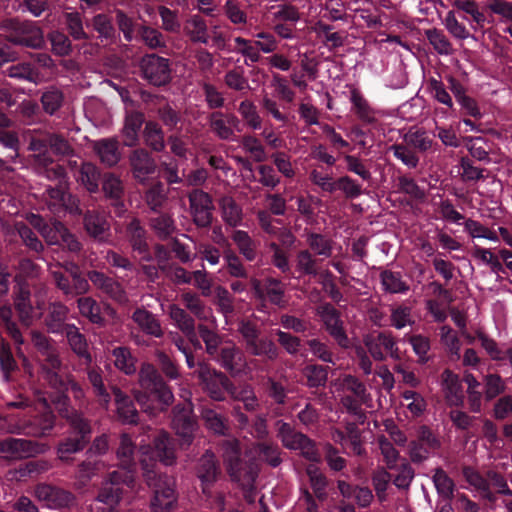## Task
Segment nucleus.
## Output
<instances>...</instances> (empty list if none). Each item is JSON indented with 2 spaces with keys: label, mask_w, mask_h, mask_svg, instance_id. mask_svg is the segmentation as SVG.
<instances>
[{
  "label": "nucleus",
  "mask_w": 512,
  "mask_h": 512,
  "mask_svg": "<svg viewBox=\"0 0 512 512\" xmlns=\"http://www.w3.org/2000/svg\"><path fill=\"white\" fill-rule=\"evenodd\" d=\"M185 33L193 43L208 44V26L206 20L199 15L190 16L185 25Z\"/></svg>",
  "instance_id": "c03bdc74"
},
{
  "label": "nucleus",
  "mask_w": 512,
  "mask_h": 512,
  "mask_svg": "<svg viewBox=\"0 0 512 512\" xmlns=\"http://www.w3.org/2000/svg\"><path fill=\"white\" fill-rule=\"evenodd\" d=\"M169 316L177 326L187 337L192 338L196 336L195 333V321L186 310L180 308L176 304H172L169 307Z\"/></svg>",
  "instance_id": "3c124183"
},
{
  "label": "nucleus",
  "mask_w": 512,
  "mask_h": 512,
  "mask_svg": "<svg viewBox=\"0 0 512 512\" xmlns=\"http://www.w3.org/2000/svg\"><path fill=\"white\" fill-rule=\"evenodd\" d=\"M220 209L223 221L232 227L238 226L242 221V209L230 196H224L220 200Z\"/></svg>",
  "instance_id": "13d9d810"
},
{
  "label": "nucleus",
  "mask_w": 512,
  "mask_h": 512,
  "mask_svg": "<svg viewBox=\"0 0 512 512\" xmlns=\"http://www.w3.org/2000/svg\"><path fill=\"white\" fill-rule=\"evenodd\" d=\"M211 132L220 140L230 141L235 137L234 130L240 131V120L234 113L213 111L208 116Z\"/></svg>",
  "instance_id": "aec40b11"
},
{
  "label": "nucleus",
  "mask_w": 512,
  "mask_h": 512,
  "mask_svg": "<svg viewBox=\"0 0 512 512\" xmlns=\"http://www.w3.org/2000/svg\"><path fill=\"white\" fill-rule=\"evenodd\" d=\"M201 417L206 428L214 434L221 436L230 435V426L227 418L214 409L204 407L201 411Z\"/></svg>",
  "instance_id": "a19ab883"
},
{
  "label": "nucleus",
  "mask_w": 512,
  "mask_h": 512,
  "mask_svg": "<svg viewBox=\"0 0 512 512\" xmlns=\"http://www.w3.org/2000/svg\"><path fill=\"white\" fill-rule=\"evenodd\" d=\"M453 7L458 13H463L462 18L467 19L469 15L471 22L479 27H483L486 22V16L480 9V4L475 0H454Z\"/></svg>",
  "instance_id": "8fccbe9b"
},
{
  "label": "nucleus",
  "mask_w": 512,
  "mask_h": 512,
  "mask_svg": "<svg viewBox=\"0 0 512 512\" xmlns=\"http://www.w3.org/2000/svg\"><path fill=\"white\" fill-rule=\"evenodd\" d=\"M56 417L50 409L33 416L23 427L14 426L8 430L12 434H24L33 437L47 435L55 426Z\"/></svg>",
  "instance_id": "5701e85b"
},
{
  "label": "nucleus",
  "mask_w": 512,
  "mask_h": 512,
  "mask_svg": "<svg viewBox=\"0 0 512 512\" xmlns=\"http://www.w3.org/2000/svg\"><path fill=\"white\" fill-rule=\"evenodd\" d=\"M394 157L402 162L409 169H416L420 162L419 154L412 148L408 147L403 141L393 144L390 147Z\"/></svg>",
  "instance_id": "69168bd1"
},
{
  "label": "nucleus",
  "mask_w": 512,
  "mask_h": 512,
  "mask_svg": "<svg viewBox=\"0 0 512 512\" xmlns=\"http://www.w3.org/2000/svg\"><path fill=\"white\" fill-rule=\"evenodd\" d=\"M246 351L258 357H264L274 361L279 356V349L276 344L267 337H260V330L257 325L248 320H242L238 325Z\"/></svg>",
  "instance_id": "6e6552de"
},
{
  "label": "nucleus",
  "mask_w": 512,
  "mask_h": 512,
  "mask_svg": "<svg viewBox=\"0 0 512 512\" xmlns=\"http://www.w3.org/2000/svg\"><path fill=\"white\" fill-rule=\"evenodd\" d=\"M194 472L200 483L202 493L207 497H210L215 484L223 476L220 461L215 453L211 450H206L196 460Z\"/></svg>",
  "instance_id": "9b49d317"
},
{
  "label": "nucleus",
  "mask_w": 512,
  "mask_h": 512,
  "mask_svg": "<svg viewBox=\"0 0 512 512\" xmlns=\"http://www.w3.org/2000/svg\"><path fill=\"white\" fill-rule=\"evenodd\" d=\"M131 319L145 335L154 338L163 337L164 331L160 320L154 313L147 310L145 307L136 308L132 313Z\"/></svg>",
  "instance_id": "473e14b6"
},
{
  "label": "nucleus",
  "mask_w": 512,
  "mask_h": 512,
  "mask_svg": "<svg viewBox=\"0 0 512 512\" xmlns=\"http://www.w3.org/2000/svg\"><path fill=\"white\" fill-rule=\"evenodd\" d=\"M135 445L128 434H122L120 444L116 451L119 460V468L116 471L130 472L133 480H136L137 463L134 459Z\"/></svg>",
  "instance_id": "72a5a7b5"
},
{
  "label": "nucleus",
  "mask_w": 512,
  "mask_h": 512,
  "mask_svg": "<svg viewBox=\"0 0 512 512\" xmlns=\"http://www.w3.org/2000/svg\"><path fill=\"white\" fill-rule=\"evenodd\" d=\"M306 474L309 478L312 495L316 496L320 502H325L329 497L327 490L329 485L328 478L313 464L306 468Z\"/></svg>",
  "instance_id": "37998d69"
},
{
  "label": "nucleus",
  "mask_w": 512,
  "mask_h": 512,
  "mask_svg": "<svg viewBox=\"0 0 512 512\" xmlns=\"http://www.w3.org/2000/svg\"><path fill=\"white\" fill-rule=\"evenodd\" d=\"M2 29L12 44L33 49L41 48L44 44L43 31L35 22L9 18L2 22Z\"/></svg>",
  "instance_id": "423d86ee"
},
{
  "label": "nucleus",
  "mask_w": 512,
  "mask_h": 512,
  "mask_svg": "<svg viewBox=\"0 0 512 512\" xmlns=\"http://www.w3.org/2000/svg\"><path fill=\"white\" fill-rule=\"evenodd\" d=\"M90 193H95L99 189L100 171L96 165L91 162H82L79 167V174L76 176Z\"/></svg>",
  "instance_id": "09e8293b"
},
{
  "label": "nucleus",
  "mask_w": 512,
  "mask_h": 512,
  "mask_svg": "<svg viewBox=\"0 0 512 512\" xmlns=\"http://www.w3.org/2000/svg\"><path fill=\"white\" fill-rule=\"evenodd\" d=\"M145 144L154 152H163L166 144L164 139V131L159 123L148 121L143 131Z\"/></svg>",
  "instance_id": "49530a36"
},
{
  "label": "nucleus",
  "mask_w": 512,
  "mask_h": 512,
  "mask_svg": "<svg viewBox=\"0 0 512 512\" xmlns=\"http://www.w3.org/2000/svg\"><path fill=\"white\" fill-rule=\"evenodd\" d=\"M93 29L99 34L101 42H113L116 37V29L113 26L111 18L104 13L95 15L92 18Z\"/></svg>",
  "instance_id": "e2e57ef3"
},
{
  "label": "nucleus",
  "mask_w": 512,
  "mask_h": 512,
  "mask_svg": "<svg viewBox=\"0 0 512 512\" xmlns=\"http://www.w3.org/2000/svg\"><path fill=\"white\" fill-rule=\"evenodd\" d=\"M432 481L442 501H451L453 499L455 483L443 468L437 467L434 469Z\"/></svg>",
  "instance_id": "864d4df0"
},
{
  "label": "nucleus",
  "mask_w": 512,
  "mask_h": 512,
  "mask_svg": "<svg viewBox=\"0 0 512 512\" xmlns=\"http://www.w3.org/2000/svg\"><path fill=\"white\" fill-rule=\"evenodd\" d=\"M77 307L81 316L100 328L105 327L107 324L105 313L114 312V309L109 304L100 303L91 296L78 298Z\"/></svg>",
  "instance_id": "cd10ccee"
},
{
  "label": "nucleus",
  "mask_w": 512,
  "mask_h": 512,
  "mask_svg": "<svg viewBox=\"0 0 512 512\" xmlns=\"http://www.w3.org/2000/svg\"><path fill=\"white\" fill-rule=\"evenodd\" d=\"M92 148L99 157L101 163L107 167L117 165L121 159L119 143L114 138L96 140L94 141Z\"/></svg>",
  "instance_id": "c9c22d12"
},
{
  "label": "nucleus",
  "mask_w": 512,
  "mask_h": 512,
  "mask_svg": "<svg viewBox=\"0 0 512 512\" xmlns=\"http://www.w3.org/2000/svg\"><path fill=\"white\" fill-rule=\"evenodd\" d=\"M68 312V307L61 302L51 303L45 317L47 330L53 334H64V332L68 330L67 327H71L72 325L66 323Z\"/></svg>",
  "instance_id": "f704fd0d"
},
{
  "label": "nucleus",
  "mask_w": 512,
  "mask_h": 512,
  "mask_svg": "<svg viewBox=\"0 0 512 512\" xmlns=\"http://www.w3.org/2000/svg\"><path fill=\"white\" fill-rule=\"evenodd\" d=\"M28 150L34 152L36 165H52L54 160L49 153L50 132L43 129L28 130L25 133Z\"/></svg>",
  "instance_id": "412c9836"
},
{
  "label": "nucleus",
  "mask_w": 512,
  "mask_h": 512,
  "mask_svg": "<svg viewBox=\"0 0 512 512\" xmlns=\"http://www.w3.org/2000/svg\"><path fill=\"white\" fill-rule=\"evenodd\" d=\"M319 315L328 335L334 340L335 345L341 349L351 347V341L347 335L341 313L330 303L321 306Z\"/></svg>",
  "instance_id": "dca6fc26"
},
{
  "label": "nucleus",
  "mask_w": 512,
  "mask_h": 512,
  "mask_svg": "<svg viewBox=\"0 0 512 512\" xmlns=\"http://www.w3.org/2000/svg\"><path fill=\"white\" fill-rule=\"evenodd\" d=\"M350 101L358 118L366 124H374L377 120L374 116V110L369 106L367 100L358 89H352Z\"/></svg>",
  "instance_id": "bf43d9fd"
},
{
  "label": "nucleus",
  "mask_w": 512,
  "mask_h": 512,
  "mask_svg": "<svg viewBox=\"0 0 512 512\" xmlns=\"http://www.w3.org/2000/svg\"><path fill=\"white\" fill-rule=\"evenodd\" d=\"M64 101L63 93L55 88L50 87L44 91L40 97L43 112L52 116L62 107Z\"/></svg>",
  "instance_id": "338daca9"
},
{
  "label": "nucleus",
  "mask_w": 512,
  "mask_h": 512,
  "mask_svg": "<svg viewBox=\"0 0 512 512\" xmlns=\"http://www.w3.org/2000/svg\"><path fill=\"white\" fill-rule=\"evenodd\" d=\"M441 384L447 405L456 408L464 407L465 396L459 375L450 369H445L441 373Z\"/></svg>",
  "instance_id": "c756f323"
},
{
  "label": "nucleus",
  "mask_w": 512,
  "mask_h": 512,
  "mask_svg": "<svg viewBox=\"0 0 512 512\" xmlns=\"http://www.w3.org/2000/svg\"><path fill=\"white\" fill-rule=\"evenodd\" d=\"M67 328L68 330H66L63 335L66 336L72 351L80 358L85 359L86 362H91L92 358L88 351V344L85 336L75 325H71V327Z\"/></svg>",
  "instance_id": "603ef678"
},
{
  "label": "nucleus",
  "mask_w": 512,
  "mask_h": 512,
  "mask_svg": "<svg viewBox=\"0 0 512 512\" xmlns=\"http://www.w3.org/2000/svg\"><path fill=\"white\" fill-rule=\"evenodd\" d=\"M125 237L132 251L140 261L152 262L154 259L147 241V231L137 217L129 218L125 223Z\"/></svg>",
  "instance_id": "f3484780"
},
{
  "label": "nucleus",
  "mask_w": 512,
  "mask_h": 512,
  "mask_svg": "<svg viewBox=\"0 0 512 512\" xmlns=\"http://www.w3.org/2000/svg\"><path fill=\"white\" fill-rule=\"evenodd\" d=\"M149 227L156 237L162 241L171 238L177 230L172 214L162 211L155 212L149 218Z\"/></svg>",
  "instance_id": "e433bc0d"
},
{
  "label": "nucleus",
  "mask_w": 512,
  "mask_h": 512,
  "mask_svg": "<svg viewBox=\"0 0 512 512\" xmlns=\"http://www.w3.org/2000/svg\"><path fill=\"white\" fill-rule=\"evenodd\" d=\"M83 228L87 236L96 243L104 244L111 240V224L102 211L86 210L83 214Z\"/></svg>",
  "instance_id": "6ab92c4d"
},
{
  "label": "nucleus",
  "mask_w": 512,
  "mask_h": 512,
  "mask_svg": "<svg viewBox=\"0 0 512 512\" xmlns=\"http://www.w3.org/2000/svg\"><path fill=\"white\" fill-rule=\"evenodd\" d=\"M232 481L239 483L243 489L252 490L259 474V467L255 459L241 457L235 463L226 467Z\"/></svg>",
  "instance_id": "b1692460"
},
{
  "label": "nucleus",
  "mask_w": 512,
  "mask_h": 512,
  "mask_svg": "<svg viewBox=\"0 0 512 512\" xmlns=\"http://www.w3.org/2000/svg\"><path fill=\"white\" fill-rule=\"evenodd\" d=\"M57 412L67 424L65 436L56 448L57 457L64 463H71L74 460L73 455L82 452L92 440V420L66 402L60 403Z\"/></svg>",
  "instance_id": "7ed1b4c3"
},
{
  "label": "nucleus",
  "mask_w": 512,
  "mask_h": 512,
  "mask_svg": "<svg viewBox=\"0 0 512 512\" xmlns=\"http://www.w3.org/2000/svg\"><path fill=\"white\" fill-rule=\"evenodd\" d=\"M195 373L211 399L223 401L228 394L234 395L235 386L223 372L204 362H199Z\"/></svg>",
  "instance_id": "1a4fd4ad"
},
{
  "label": "nucleus",
  "mask_w": 512,
  "mask_h": 512,
  "mask_svg": "<svg viewBox=\"0 0 512 512\" xmlns=\"http://www.w3.org/2000/svg\"><path fill=\"white\" fill-rule=\"evenodd\" d=\"M246 351L258 357H264L274 361L279 356V349L276 344L267 337H260V330L257 325L248 320H242L238 325Z\"/></svg>",
  "instance_id": "0eeeda50"
},
{
  "label": "nucleus",
  "mask_w": 512,
  "mask_h": 512,
  "mask_svg": "<svg viewBox=\"0 0 512 512\" xmlns=\"http://www.w3.org/2000/svg\"><path fill=\"white\" fill-rule=\"evenodd\" d=\"M87 379L92 387L97 402L100 406L107 409L111 401V395L104 384L100 368L90 367L87 371Z\"/></svg>",
  "instance_id": "79ce46f5"
},
{
  "label": "nucleus",
  "mask_w": 512,
  "mask_h": 512,
  "mask_svg": "<svg viewBox=\"0 0 512 512\" xmlns=\"http://www.w3.org/2000/svg\"><path fill=\"white\" fill-rule=\"evenodd\" d=\"M137 39H140L150 49L166 47L163 34L158 29L148 25L142 24L137 27Z\"/></svg>",
  "instance_id": "0e129e2a"
},
{
  "label": "nucleus",
  "mask_w": 512,
  "mask_h": 512,
  "mask_svg": "<svg viewBox=\"0 0 512 512\" xmlns=\"http://www.w3.org/2000/svg\"><path fill=\"white\" fill-rule=\"evenodd\" d=\"M463 381L467 384V404L472 413H481L483 394L479 390L480 382L472 373H465Z\"/></svg>",
  "instance_id": "a18cd8bd"
},
{
  "label": "nucleus",
  "mask_w": 512,
  "mask_h": 512,
  "mask_svg": "<svg viewBox=\"0 0 512 512\" xmlns=\"http://www.w3.org/2000/svg\"><path fill=\"white\" fill-rule=\"evenodd\" d=\"M171 424L176 435L181 438L182 445H190L198 427L190 402L179 403L173 407Z\"/></svg>",
  "instance_id": "4468645a"
},
{
  "label": "nucleus",
  "mask_w": 512,
  "mask_h": 512,
  "mask_svg": "<svg viewBox=\"0 0 512 512\" xmlns=\"http://www.w3.org/2000/svg\"><path fill=\"white\" fill-rule=\"evenodd\" d=\"M141 76L149 84L165 86L172 80L170 60L157 54H146L140 61Z\"/></svg>",
  "instance_id": "ddd939ff"
},
{
  "label": "nucleus",
  "mask_w": 512,
  "mask_h": 512,
  "mask_svg": "<svg viewBox=\"0 0 512 512\" xmlns=\"http://www.w3.org/2000/svg\"><path fill=\"white\" fill-rule=\"evenodd\" d=\"M258 459L267 465L276 468L282 463L281 449L275 443L258 442L253 447Z\"/></svg>",
  "instance_id": "de8ad7c7"
},
{
  "label": "nucleus",
  "mask_w": 512,
  "mask_h": 512,
  "mask_svg": "<svg viewBox=\"0 0 512 512\" xmlns=\"http://www.w3.org/2000/svg\"><path fill=\"white\" fill-rule=\"evenodd\" d=\"M32 343L37 350V357L40 363V377L46 383L61 386L62 382L57 376V370L61 369L62 362L51 339L40 332L33 331Z\"/></svg>",
  "instance_id": "39448f33"
},
{
  "label": "nucleus",
  "mask_w": 512,
  "mask_h": 512,
  "mask_svg": "<svg viewBox=\"0 0 512 512\" xmlns=\"http://www.w3.org/2000/svg\"><path fill=\"white\" fill-rule=\"evenodd\" d=\"M129 162L134 178L142 184L156 171L155 160L144 148L133 150L129 156Z\"/></svg>",
  "instance_id": "7c9ffc66"
},
{
  "label": "nucleus",
  "mask_w": 512,
  "mask_h": 512,
  "mask_svg": "<svg viewBox=\"0 0 512 512\" xmlns=\"http://www.w3.org/2000/svg\"><path fill=\"white\" fill-rule=\"evenodd\" d=\"M112 393L116 405L117 419L123 424H137L139 422V412L134 400L117 386L112 387Z\"/></svg>",
  "instance_id": "2f4dec72"
},
{
  "label": "nucleus",
  "mask_w": 512,
  "mask_h": 512,
  "mask_svg": "<svg viewBox=\"0 0 512 512\" xmlns=\"http://www.w3.org/2000/svg\"><path fill=\"white\" fill-rule=\"evenodd\" d=\"M19 119L24 125H33L42 123L45 120L38 103L25 100L18 108Z\"/></svg>",
  "instance_id": "052dcab7"
},
{
  "label": "nucleus",
  "mask_w": 512,
  "mask_h": 512,
  "mask_svg": "<svg viewBox=\"0 0 512 512\" xmlns=\"http://www.w3.org/2000/svg\"><path fill=\"white\" fill-rule=\"evenodd\" d=\"M441 447L439 438L426 425L416 431L415 439L408 444L409 456L413 463L420 464Z\"/></svg>",
  "instance_id": "2eb2a0df"
},
{
  "label": "nucleus",
  "mask_w": 512,
  "mask_h": 512,
  "mask_svg": "<svg viewBox=\"0 0 512 512\" xmlns=\"http://www.w3.org/2000/svg\"><path fill=\"white\" fill-rule=\"evenodd\" d=\"M88 279L93 286L114 301L122 303L126 300V293L122 285L112 277L98 270H90Z\"/></svg>",
  "instance_id": "c85d7f7f"
},
{
  "label": "nucleus",
  "mask_w": 512,
  "mask_h": 512,
  "mask_svg": "<svg viewBox=\"0 0 512 512\" xmlns=\"http://www.w3.org/2000/svg\"><path fill=\"white\" fill-rule=\"evenodd\" d=\"M111 360L114 366L126 375H133L137 372V360L127 346L114 347L111 351Z\"/></svg>",
  "instance_id": "ea45409f"
},
{
  "label": "nucleus",
  "mask_w": 512,
  "mask_h": 512,
  "mask_svg": "<svg viewBox=\"0 0 512 512\" xmlns=\"http://www.w3.org/2000/svg\"><path fill=\"white\" fill-rule=\"evenodd\" d=\"M35 496L48 508L58 509L69 507L75 500L74 495L63 488L41 483L35 487Z\"/></svg>",
  "instance_id": "393cba45"
},
{
  "label": "nucleus",
  "mask_w": 512,
  "mask_h": 512,
  "mask_svg": "<svg viewBox=\"0 0 512 512\" xmlns=\"http://www.w3.org/2000/svg\"><path fill=\"white\" fill-rule=\"evenodd\" d=\"M330 367L318 363L306 364L302 369V375L305 379L304 385L310 389L325 388Z\"/></svg>",
  "instance_id": "4c0bfd02"
},
{
  "label": "nucleus",
  "mask_w": 512,
  "mask_h": 512,
  "mask_svg": "<svg viewBox=\"0 0 512 512\" xmlns=\"http://www.w3.org/2000/svg\"><path fill=\"white\" fill-rule=\"evenodd\" d=\"M276 428L277 437L285 448L299 450L301 455L311 462H318L320 460V454L315 442L307 435L296 431L290 423L282 420L276 422Z\"/></svg>",
  "instance_id": "9d476101"
},
{
  "label": "nucleus",
  "mask_w": 512,
  "mask_h": 512,
  "mask_svg": "<svg viewBox=\"0 0 512 512\" xmlns=\"http://www.w3.org/2000/svg\"><path fill=\"white\" fill-rule=\"evenodd\" d=\"M57 376L62 382L61 386L54 385L52 383L47 384L53 390L50 399L54 404L55 409L58 411V406H60V403L62 402H66L67 405H71L68 391L72 392L74 399L77 401H80L85 397V392L78 382L69 376L62 374L60 370H57Z\"/></svg>",
  "instance_id": "a878e982"
},
{
  "label": "nucleus",
  "mask_w": 512,
  "mask_h": 512,
  "mask_svg": "<svg viewBox=\"0 0 512 512\" xmlns=\"http://www.w3.org/2000/svg\"><path fill=\"white\" fill-rule=\"evenodd\" d=\"M45 447L37 441L7 437L0 441V453L8 460H21L43 453Z\"/></svg>",
  "instance_id": "a211bd4d"
},
{
  "label": "nucleus",
  "mask_w": 512,
  "mask_h": 512,
  "mask_svg": "<svg viewBox=\"0 0 512 512\" xmlns=\"http://www.w3.org/2000/svg\"><path fill=\"white\" fill-rule=\"evenodd\" d=\"M134 484L135 481L130 472H110L90 505L91 512H114L123 497L122 486L133 487Z\"/></svg>",
  "instance_id": "20e7f679"
},
{
  "label": "nucleus",
  "mask_w": 512,
  "mask_h": 512,
  "mask_svg": "<svg viewBox=\"0 0 512 512\" xmlns=\"http://www.w3.org/2000/svg\"><path fill=\"white\" fill-rule=\"evenodd\" d=\"M218 446L226 467L242 457L240 441L235 437L222 439Z\"/></svg>",
  "instance_id": "680f3d73"
},
{
  "label": "nucleus",
  "mask_w": 512,
  "mask_h": 512,
  "mask_svg": "<svg viewBox=\"0 0 512 512\" xmlns=\"http://www.w3.org/2000/svg\"><path fill=\"white\" fill-rule=\"evenodd\" d=\"M222 12L235 26L242 27L248 22V15L238 0H226L222 6Z\"/></svg>",
  "instance_id": "774afa93"
},
{
  "label": "nucleus",
  "mask_w": 512,
  "mask_h": 512,
  "mask_svg": "<svg viewBox=\"0 0 512 512\" xmlns=\"http://www.w3.org/2000/svg\"><path fill=\"white\" fill-rule=\"evenodd\" d=\"M213 359L232 376L242 373L246 366L243 352L233 343L222 345Z\"/></svg>",
  "instance_id": "bb28decb"
},
{
  "label": "nucleus",
  "mask_w": 512,
  "mask_h": 512,
  "mask_svg": "<svg viewBox=\"0 0 512 512\" xmlns=\"http://www.w3.org/2000/svg\"><path fill=\"white\" fill-rule=\"evenodd\" d=\"M189 213L193 224L202 230H207L213 223L215 206L212 196L200 188L188 193Z\"/></svg>",
  "instance_id": "f8f14e48"
},
{
  "label": "nucleus",
  "mask_w": 512,
  "mask_h": 512,
  "mask_svg": "<svg viewBox=\"0 0 512 512\" xmlns=\"http://www.w3.org/2000/svg\"><path fill=\"white\" fill-rule=\"evenodd\" d=\"M157 367L151 363H143L138 372L141 390L135 391L134 398L143 412L156 415L166 411L174 402V394L167 380L180 377L177 362L164 351L155 354Z\"/></svg>",
  "instance_id": "f03ea898"
},
{
  "label": "nucleus",
  "mask_w": 512,
  "mask_h": 512,
  "mask_svg": "<svg viewBox=\"0 0 512 512\" xmlns=\"http://www.w3.org/2000/svg\"><path fill=\"white\" fill-rule=\"evenodd\" d=\"M102 190L109 206L117 217H123L127 212L124 202L122 181L113 173H106L102 181Z\"/></svg>",
  "instance_id": "4be33fe9"
},
{
  "label": "nucleus",
  "mask_w": 512,
  "mask_h": 512,
  "mask_svg": "<svg viewBox=\"0 0 512 512\" xmlns=\"http://www.w3.org/2000/svg\"><path fill=\"white\" fill-rule=\"evenodd\" d=\"M403 142L418 154L429 151L433 145L432 138H430L427 132L422 129H417L415 131L409 130L403 136Z\"/></svg>",
  "instance_id": "4d7b16f0"
},
{
  "label": "nucleus",
  "mask_w": 512,
  "mask_h": 512,
  "mask_svg": "<svg viewBox=\"0 0 512 512\" xmlns=\"http://www.w3.org/2000/svg\"><path fill=\"white\" fill-rule=\"evenodd\" d=\"M309 352L318 360L335 365L337 361V355L334 351V344L329 342L327 339L322 338H311L305 341Z\"/></svg>",
  "instance_id": "58836bf2"
},
{
  "label": "nucleus",
  "mask_w": 512,
  "mask_h": 512,
  "mask_svg": "<svg viewBox=\"0 0 512 512\" xmlns=\"http://www.w3.org/2000/svg\"><path fill=\"white\" fill-rule=\"evenodd\" d=\"M232 240L237 245V248L243 257L249 261L253 262L258 257L257 252V244L256 242L249 236L246 231L236 230L232 235Z\"/></svg>",
  "instance_id": "5fc2aeb1"
},
{
  "label": "nucleus",
  "mask_w": 512,
  "mask_h": 512,
  "mask_svg": "<svg viewBox=\"0 0 512 512\" xmlns=\"http://www.w3.org/2000/svg\"><path fill=\"white\" fill-rule=\"evenodd\" d=\"M158 462L165 466L176 462L175 439L165 431L154 436L150 451L143 453L139 463L144 480L152 491L151 512H171L178 500L176 481L174 477L158 470Z\"/></svg>",
  "instance_id": "f257e3e1"
},
{
  "label": "nucleus",
  "mask_w": 512,
  "mask_h": 512,
  "mask_svg": "<svg viewBox=\"0 0 512 512\" xmlns=\"http://www.w3.org/2000/svg\"><path fill=\"white\" fill-rule=\"evenodd\" d=\"M380 281L385 292L391 294L406 293L409 290L408 284L402 279L400 272L383 270L380 273Z\"/></svg>",
  "instance_id": "6e6d98bb"
}]
</instances>
